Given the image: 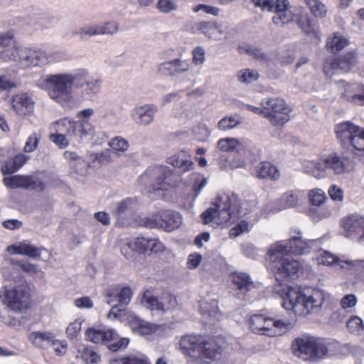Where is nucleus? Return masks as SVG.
<instances>
[{
	"instance_id": "obj_1",
	"label": "nucleus",
	"mask_w": 364,
	"mask_h": 364,
	"mask_svg": "<svg viewBox=\"0 0 364 364\" xmlns=\"http://www.w3.org/2000/svg\"><path fill=\"white\" fill-rule=\"evenodd\" d=\"M36 85L46 90L54 102L63 107L71 109L76 102L73 87L80 90L82 97L90 99L100 92L102 80L89 77L87 71L82 70L74 73L48 75L44 79L38 80Z\"/></svg>"
},
{
	"instance_id": "obj_2",
	"label": "nucleus",
	"mask_w": 364,
	"mask_h": 364,
	"mask_svg": "<svg viewBox=\"0 0 364 364\" xmlns=\"http://www.w3.org/2000/svg\"><path fill=\"white\" fill-rule=\"evenodd\" d=\"M256 6L262 10L274 13L272 22L277 26L284 27L290 22H295L298 27L306 34H313L316 38L319 36L316 23L311 21L309 15L303 11L295 12L291 10L288 0H252Z\"/></svg>"
},
{
	"instance_id": "obj_3",
	"label": "nucleus",
	"mask_w": 364,
	"mask_h": 364,
	"mask_svg": "<svg viewBox=\"0 0 364 364\" xmlns=\"http://www.w3.org/2000/svg\"><path fill=\"white\" fill-rule=\"evenodd\" d=\"M325 301L322 291L309 289V294H304L299 288L288 287L282 296V306L288 311H293L297 316H306L318 313Z\"/></svg>"
},
{
	"instance_id": "obj_4",
	"label": "nucleus",
	"mask_w": 364,
	"mask_h": 364,
	"mask_svg": "<svg viewBox=\"0 0 364 364\" xmlns=\"http://www.w3.org/2000/svg\"><path fill=\"white\" fill-rule=\"evenodd\" d=\"M246 214L240 206L237 196L223 194L215 199L214 207L208 208L201 214L200 218L204 224L215 223L218 225H229Z\"/></svg>"
},
{
	"instance_id": "obj_5",
	"label": "nucleus",
	"mask_w": 364,
	"mask_h": 364,
	"mask_svg": "<svg viewBox=\"0 0 364 364\" xmlns=\"http://www.w3.org/2000/svg\"><path fill=\"white\" fill-rule=\"evenodd\" d=\"M350 158L348 156H341L337 153H331L326 156L317 160H306L302 163L304 173L316 178H323L326 176V170H331L333 173L340 175L348 171Z\"/></svg>"
},
{
	"instance_id": "obj_6",
	"label": "nucleus",
	"mask_w": 364,
	"mask_h": 364,
	"mask_svg": "<svg viewBox=\"0 0 364 364\" xmlns=\"http://www.w3.org/2000/svg\"><path fill=\"white\" fill-rule=\"evenodd\" d=\"M139 179L151 191H159L176 186L181 178L168 166H155L149 167Z\"/></svg>"
},
{
	"instance_id": "obj_7",
	"label": "nucleus",
	"mask_w": 364,
	"mask_h": 364,
	"mask_svg": "<svg viewBox=\"0 0 364 364\" xmlns=\"http://www.w3.org/2000/svg\"><path fill=\"white\" fill-rule=\"evenodd\" d=\"M0 59L16 61L22 68L41 66L47 63L46 53L41 50L17 47L15 50L5 49L0 52Z\"/></svg>"
},
{
	"instance_id": "obj_8",
	"label": "nucleus",
	"mask_w": 364,
	"mask_h": 364,
	"mask_svg": "<svg viewBox=\"0 0 364 364\" xmlns=\"http://www.w3.org/2000/svg\"><path fill=\"white\" fill-rule=\"evenodd\" d=\"M0 299L13 311L23 313L31 305L30 289L24 281L14 287H5L0 289Z\"/></svg>"
},
{
	"instance_id": "obj_9",
	"label": "nucleus",
	"mask_w": 364,
	"mask_h": 364,
	"mask_svg": "<svg viewBox=\"0 0 364 364\" xmlns=\"http://www.w3.org/2000/svg\"><path fill=\"white\" fill-rule=\"evenodd\" d=\"M292 348L294 355L304 360L321 359L328 353V348L324 340L309 336L295 339Z\"/></svg>"
},
{
	"instance_id": "obj_10",
	"label": "nucleus",
	"mask_w": 364,
	"mask_h": 364,
	"mask_svg": "<svg viewBox=\"0 0 364 364\" xmlns=\"http://www.w3.org/2000/svg\"><path fill=\"white\" fill-rule=\"evenodd\" d=\"M269 255L272 260V270L279 284H285L298 277L301 268L298 261L286 254L272 255L269 252Z\"/></svg>"
},
{
	"instance_id": "obj_11",
	"label": "nucleus",
	"mask_w": 364,
	"mask_h": 364,
	"mask_svg": "<svg viewBox=\"0 0 364 364\" xmlns=\"http://www.w3.org/2000/svg\"><path fill=\"white\" fill-rule=\"evenodd\" d=\"M139 223L141 226L148 228L163 229L166 232H171L180 227L182 220L179 213L166 210L158 214L142 218Z\"/></svg>"
},
{
	"instance_id": "obj_12",
	"label": "nucleus",
	"mask_w": 364,
	"mask_h": 364,
	"mask_svg": "<svg viewBox=\"0 0 364 364\" xmlns=\"http://www.w3.org/2000/svg\"><path fill=\"white\" fill-rule=\"evenodd\" d=\"M335 132L343 145H350L355 150L364 151V129L347 121L337 124Z\"/></svg>"
},
{
	"instance_id": "obj_13",
	"label": "nucleus",
	"mask_w": 364,
	"mask_h": 364,
	"mask_svg": "<svg viewBox=\"0 0 364 364\" xmlns=\"http://www.w3.org/2000/svg\"><path fill=\"white\" fill-rule=\"evenodd\" d=\"M264 117L273 125H283L290 119L291 109L282 99L269 98L263 100Z\"/></svg>"
},
{
	"instance_id": "obj_14",
	"label": "nucleus",
	"mask_w": 364,
	"mask_h": 364,
	"mask_svg": "<svg viewBox=\"0 0 364 364\" xmlns=\"http://www.w3.org/2000/svg\"><path fill=\"white\" fill-rule=\"evenodd\" d=\"M313 240L306 241L301 239L300 232L298 235L294 236L287 241H279L276 242L269 250L272 255L277 253L304 255L310 252L311 243Z\"/></svg>"
},
{
	"instance_id": "obj_15",
	"label": "nucleus",
	"mask_w": 364,
	"mask_h": 364,
	"mask_svg": "<svg viewBox=\"0 0 364 364\" xmlns=\"http://www.w3.org/2000/svg\"><path fill=\"white\" fill-rule=\"evenodd\" d=\"M141 303L151 310L166 311L176 306V297L169 292H163L160 297L156 296L150 289L144 291Z\"/></svg>"
},
{
	"instance_id": "obj_16",
	"label": "nucleus",
	"mask_w": 364,
	"mask_h": 364,
	"mask_svg": "<svg viewBox=\"0 0 364 364\" xmlns=\"http://www.w3.org/2000/svg\"><path fill=\"white\" fill-rule=\"evenodd\" d=\"M358 63V54L353 50L344 54L339 59H333L326 61L323 66L324 72L328 75H332L336 73H346L350 70L351 67Z\"/></svg>"
},
{
	"instance_id": "obj_17",
	"label": "nucleus",
	"mask_w": 364,
	"mask_h": 364,
	"mask_svg": "<svg viewBox=\"0 0 364 364\" xmlns=\"http://www.w3.org/2000/svg\"><path fill=\"white\" fill-rule=\"evenodd\" d=\"M3 181L6 186L11 188H22L40 191H43L45 189L43 182L32 176L16 175L6 177Z\"/></svg>"
},
{
	"instance_id": "obj_18",
	"label": "nucleus",
	"mask_w": 364,
	"mask_h": 364,
	"mask_svg": "<svg viewBox=\"0 0 364 364\" xmlns=\"http://www.w3.org/2000/svg\"><path fill=\"white\" fill-rule=\"evenodd\" d=\"M86 339L89 341L98 344H107L119 338L117 331L107 326H93L87 328L85 331Z\"/></svg>"
},
{
	"instance_id": "obj_19",
	"label": "nucleus",
	"mask_w": 364,
	"mask_h": 364,
	"mask_svg": "<svg viewBox=\"0 0 364 364\" xmlns=\"http://www.w3.org/2000/svg\"><path fill=\"white\" fill-rule=\"evenodd\" d=\"M299 195L294 191L285 193L280 198L279 202H269L263 209V214L267 215L283 209L294 207L299 203Z\"/></svg>"
},
{
	"instance_id": "obj_20",
	"label": "nucleus",
	"mask_w": 364,
	"mask_h": 364,
	"mask_svg": "<svg viewBox=\"0 0 364 364\" xmlns=\"http://www.w3.org/2000/svg\"><path fill=\"white\" fill-rule=\"evenodd\" d=\"M318 262L328 266L338 265L341 268H345L344 264H347L358 272L364 268V260H342L328 251H323L318 257Z\"/></svg>"
},
{
	"instance_id": "obj_21",
	"label": "nucleus",
	"mask_w": 364,
	"mask_h": 364,
	"mask_svg": "<svg viewBox=\"0 0 364 364\" xmlns=\"http://www.w3.org/2000/svg\"><path fill=\"white\" fill-rule=\"evenodd\" d=\"M29 338L33 345L39 348H43L46 344L55 346L60 343L62 349L60 350L55 348V351L60 354H63L66 351V341L55 339V336L51 332H33L31 333Z\"/></svg>"
},
{
	"instance_id": "obj_22",
	"label": "nucleus",
	"mask_w": 364,
	"mask_h": 364,
	"mask_svg": "<svg viewBox=\"0 0 364 364\" xmlns=\"http://www.w3.org/2000/svg\"><path fill=\"white\" fill-rule=\"evenodd\" d=\"M157 112V106L146 104L133 109L131 112V117L136 124L141 126H146L154 121V115Z\"/></svg>"
},
{
	"instance_id": "obj_23",
	"label": "nucleus",
	"mask_w": 364,
	"mask_h": 364,
	"mask_svg": "<svg viewBox=\"0 0 364 364\" xmlns=\"http://www.w3.org/2000/svg\"><path fill=\"white\" fill-rule=\"evenodd\" d=\"M273 319L263 315L255 314L250 319V326L255 333L273 336L277 333L272 329Z\"/></svg>"
},
{
	"instance_id": "obj_24",
	"label": "nucleus",
	"mask_w": 364,
	"mask_h": 364,
	"mask_svg": "<svg viewBox=\"0 0 364 364\" xmlns=\"http://www.w3.org/2000/svg\"><path fill=\"white\" fill-rule=\"evenodd\" d=\"M127 322L132 331L139 336H146L155 333L159 326L144 321L134 314L129 316Z\"/></svg>"
},
{
	"instance_id": "obj_25",
	"label": "nucleus",
	"mask_w": 364,
	"mask_h": 364,
	"mask_svg": "<svg viewBox=\"0 0 364 364\" xmlns=\"http://www.w3.org/2000/svg\"><path fill=\"white\" fill-rule=\"evenodd\" d=\"M222 350L221 346L215 341L205 338L199 358L203 363H210L220 357Z\"/></svg>"
},
{
	"instance_id": "obj_26",
	"label": "nucleus",
	"mask_w": 364,
	"mask_h": 364,
	"mask_svg": "<svg viewBox=\"0 0 364 364\" xmlns=\"http://www.w3.org/2000/svg\"><path fill=\"white\" fill-rule=\"evenodd\" d=\"M205 338L200 335H187L181 338L180 346L181 349L186 350L191 356H195L194 353L200 355Z\"/></svg>"
},
{
	"instance_id": "obj_27",
	"label": "nucleus",
	"mask_w": 364,
	"mask_h": 364,
	"mask_svg": "<svg viewBox=\"0 0 364 364\" xmlns=\"http://www.w3.org/2000/svg\"><path fill=\"white\" fill-rule=\"evenodd\" d=\"M11 105L18 114L26 115L33 111L34 102L27 93H21L12 97Z\"/></svg>"
},
{
	"instance_id": "obj_28",
	"label": "nucleus",
	"mask_w": 364,
	"mask_h": 364,
	"mask_svg": "<svg viewBox=\"0 0 364 364\" xmlns=\"http://www.w3.org/2000/svg\"><path fill=\"white\" fill-rule=\"evenodd\" d=\"M167 162L171 166L178 168L183 173L193 168V163L191 160V154L186 150H181L168 157Z\"/></svg>"
},
{
	"instance_id": "obj_29",
	"label": "nucleus",
	"mask_w": 364,
	"mask_h": 364,
	"mask_svg": "<svg viewBox=\"0 0 364 364\" xmlns=\"http://www.w3.org/2000/svg\"><path fill=\"white\" fill-rule=\"evenodd\" d=\"M95 131L92 124L85 119L75 121L72 138L78 141H85L94 135Z\"/></svg>"
},
{
	"instance_id": "obj_30",
	"label": "nucleus",
	"mask_w": 364,
	"mask_h": 364,
	"mask_svg": "<svg viewBox=\"0 0 364 364\" xmlns=\"http://www.w3.org/2000/svg\"><path fill=\"white\" fill-rule=\"evenodd\" d=\"M232 280L237 290L245 297L247 294L255 288L250 277L244 272H237L232 274Z\"/></svg>"
},
{
	"instance_id": "obj_31",
	"label": "nucleus",
	"mask_w": 364,
	"mask_h": 364,
	"mask_svg": "<svg viewBox=\"0 0 364 364\" xmlns=\"http://www.w3.org/2000/svg\"><path fill=\"white\" fill-rule=\"evenodd\" d=\"M196 29L209 38L218 40L223 35L220 26L214 21H200L196 24Z\"/></svg>"
},
{
	"instance_id": "obj_32",
	"label": "nucleus",
	"mask_w": 364,
	"mask_h": 364,
	"mask_svg": "<svg viewBox=\"0 0 364 364\" xmlns=\"http://www.w3.org/2000/svg\"><path fill=\"white\" fill-rule=\"evenodd\" d=\"M11 254H18L28 256L31 258H38L41 254V249L36 247L26 242H21L18 245H11L7 248Z\"/></svg>"
},
{
	"instance_id": "obj_33",
	"label": "nucleus",
	"mask_w": 364,
	"mask_h": 364,
	"mask_svg": "<svg viewBox=\"0 0 364 364\" xmlns=\"http://www.w3.org/2000/svg\"><path fill=\"white\" fill-rule=\"evenodd\" d=\"M28 159V156L20 154L15 156L12 159L7 161L1 168L3 175L11 174L16 172L26 163Z\"/></svg>"
},
{
	"instance_id": "obj_34",
	"label": "nucleus",
	"mask_w": 364,
	"mask_h": 364,
	"mask_svg": "<svg viewBox=\"0 0 364 364\" xmlns=\"http://www.w3.org/2000/svg\"><path fill=\"white\" fill-rule=\"evenodd\" d=\"M257 177L264 179L277 180L280 177L279 170L269 162H261L258 165Z\"/></svg>"
},
{
	"instance_id": "obj_35",
	"label": "nucleus",
	"mask_w": 364,
	"mask_h": 364,
	"mask_svg": "<svg viewBox=\"0 0 364 364\" xmlns=\"http://www.w3.org/2000/svg\"><path fill=\"white\" fill-rule=\"evenodd\" d=\"M75 120L63 118L52 123L51 129L55 132H60L68 137L72 138Z\"/></svg>"
},
{
	"instance_id": "obj_36",
	"label": "nucleus",
	"mask_w": 364,
	"mask_h": 364,
	"mask_svg": "<svg viewBox=\"0 0 364 364\" xmlns=\"http://www.w3.org/2000/svg\"><path fill=\"white\" fill-rule=\"evenodd\" d=\"M218 148L223 151H236L240 153L244 150L245 146L237 139L225 138L218 141Z\"/></svg>"
},
{
	"instance_id": "obj_37",
	"label": "nucleus",
	"mask_w": 364,
	"mask_h": 364,
	"mask_svg": "<svg viewBox=\"0 0 364 364\" xmlns=\"http://www.w3.org/2000/svg\"><path fill=\"white\" fill-rule=\"evenodd\" d=\"M348 45V39L343 36L335 33L333 36L329 37L326 42V47L332 53H337Z\"/></svg>"
},
{
	"instance_id": "obj_38",
	"label": "nucleus",
	"mask_w": 364,
	"mask_h": 364,
	"mask_svg": "<svg viewBox=\"0 0 364 364\" xmlns=\"http://www.w3.org/2000/svg\"><path fill=\"white\" fill-rule=\"evenodd\" d=\"M363 224L362 218L358 215H350L343 222V227L348 232H357L361 228Z\"/></svg>"
},
{
	"instance_id": "obj_39",
	"label": "nucleus",
	"mask_w": 364,
	"mask_h": 364,
	"mask_svg": "<svg viewBox=\"0 0 364 364\" xmlns=\"http://www.w3.org/2000/svg\"><path fill=\"white\" fill-rule=\"evenodd\" d=\"M239 48L241 52L244 50L246 53L259 61L266 62L269 60L267 55L262 50V49L256 46L252 45H245L240 46Z\"/></svg>"
},
{
	"instance_id": "obj_40",
	"label": "nucleus",
	"mask_w": 364,
	"mask_h": 364,
	"mask_svg": "<svg viewBox=\"0 0 364 364\" xmlns=\"http://www.w3.org/2000/svg\"><path fill=\"white\" fill-rule=\"evenodd\" d=\"M75 35L79 36L80 38L85 39L87 37L100 35V24L87 25L80 28L74 32Z\"/></svg>"
},
{
	"instance_id": "obj_41",
	"label": "nucleus",
	"mask_w": 364,
	"mask_h": 364,
	"mask_svg": "<svg viewBox=\"0 0 364 364\" xmlns=\"http://www.w3.org/2000/svg\"><path fill=\"white\" fill-rule=\"evenodd\" d=\"M136 199L132 198H125L115 204L114 213L119 216L127 211L132 210L136 205Z\"/></svg>"
},
{
	"instance_id": "obj_42",
	"label": "nucleus",
	"mask_w": 364,
	"mask_h": 364,
	"mask_svg": "<svg viewBox=\"0 0 364 364\" xmlns=\"http://www.w3.org/2000/svg\"><path fill=\"white\" fill-rule=\"evenodd\" d=\"M316 17L322 18L327 12L326 6L319 0H304Z\"/></svg>"
},
{
	"instance_id": "obj_43",
	"label": "nucleus",
	"mask_w": 364,
	"mask_h": 364,
	"mask_svg": "<svg viewBox=\"0 0 364 364\" xmlns=\"http://www.w3.org/2000/svg\"><path fill=\"white\" fill-rule=\"evenodd\" d=\"M15 39L14 34L9 31L0 33V51L5 49L15 50Z\"/></svg>"
},
{
	"instance_id": "obj_44",
	"label": "nucleus",
	"mask_w": 364,
	"mask_h": 364,
	"mask_svg": "<svg viewBox=\"0 0 364 364\" xmlns=\"http://www.w3.org/2000/svg\"><path fill=\"white\" fill-rule=\"evenodd\" d=\"M346 326L352 333L360 335L364 331V323L362 319L358 316H352L347 322Z\"/></svg>"
},
{
	"instance_id": "obj_45",
	"label": "nucleus",
	"mask_w": 364,
	"mask_h": 364,
	"mask_svg": "<svg viewBox=\"0 0 364 364\" xmlns=\"http://www.w3.org/2000/svg\"><path fill=\"white\" fill-rule=\"evenodd\" d=\"M240 123V117L238 115L235 114L220 119L218 122V127L221 130H228L233 129Z\"/></svg>"
},
{
	"instance_id": "obj_46",
	"label": "nucleus",
	"mask_w": 364,
	"mask_h": 364,
	"mask_svg": "<svg viewBox=\"0 0 364 364\" xmlns=\"http://www.w3.org/2000/svg\"><path fill=\"white\" fill-rule=\"evenodd\" d=\"M15 264L19 267L22 271L31 275L43 274V272L38 265L30 263L28 261H16Z\"/></svg>"
},
{
	"instance_id": "obj_47",
	"label": "nucleus",
	"mask_w": 364,
	"mask_h": 364,
	"mask_svg": "<svg viewBox=\"0 0 364 364\" xmlns=\"http://www.w3.org/2000/svg\"><path fill=\"white\" fill-rule=\"evenodd\" d=\"M311 203L316 206H320L326 199L325 193L321 189H313L309 193Z\"/></svg>"
},
{
	"instance_id": "obj_48",
	"label": "nucleus",
	"mask_w": 364,
	"mask_h": 364,
	"mask_svg": "<svg viewBox=\"0 0 364 364\" xmlns=\"http://www.w3.org/2000/svg\"><path fill=\"white\" fill-rule=\"evenodd\" d=\"M116 296L118 303H119V306L121 307H126L130 302L132 296V289L129 287H124L120 289L119 292L117 293Z\"/></svg>"
},
{
	"instance_id": "obj_49",
	"label": "nucleus",
	"mask_w": 364,
	"mask_h": 364,
	"mask_svg": "<svg viewBox=\"0 0 364 364\" xmlns=\"http://www.w3.org/2000/svg\"><path fill=\"white\" fill-rule=\"evenodd\" d=\"M151 239L152 238H146L144 237L135 238L133 241L136 252L141 254L149 252Z\"/></svg>"
},
{
	"instance_id": "obj_50",
	"label": "nucleus",
	"mask_w": 364,
	"mask_h": 364,
	"mask_svg": "<svg viewBox=\"0 0 364 364\" xmlns=\"http://www.w3.org/2000/svg\"><path fill=\"white\" fill-rule=\"evenodd\" d=\"M80 357L87 363L96 364L100 360V356L95 351L89 348H85L82 350Z\"/></svg>"
},
{
	"instance_id": "obj_51",
	"label": "nucleus",
	"mask_w": 364,
	"mask_h": 364,
	"mask_svg": "<svg viewBox=\"0 0 364 364\" xmlns=\"http://www.w3.org/2000/svg\"><path fill=\"white\" fill-rule=\"evenodd\" d=\"M112 364H149L148 360L143 357L127 356L114 360Z\"/></svg>"
},
{
	"instance_id": "obj_52",
	"label": "nucleus",
	"mask_w": 364,
	"mask_h": 364,
	"mask_svg": "<svg viewBox=\"0 0 364 364\" xmlns=\"http://www.w3.org/2000/svg\"><path fill=\"white\" fill-rule=\"evenodd\" d=\"M157 73L161 76H175L173 60L161 63L157 68Z\"/></svg>"
},
{
	"instance_id": "obj_53",
	"label": "nucleus",
	"mask_w": 364,
	"mask_h": 364,
	"mask_svg": "<svg viewBox=\"0 0 364 364\" xmlns=\"http://www.w3.org/2000/svg\"><path fill=\"white\" fill-rule=\"evenodd\" d=\"M109 146L114 151L124 152L127 150L129 143L121 136H115L109 141Z\"/></svg>"
},
{
	"instance_id": "obj_54",
	"label": "nucleus",
	"mask_w": 364,
	"mask_h": 364,
	"mask_svg": "<svg viewBox=\"0 0 364 364\" xmlns=\"http://www.w3.org/2000/svg\"><path fill=\"white\" fill-rule=\"evenodd\" d=\"M175 76L179 74L186 73L191 66L189 60H181L175 58L173 60Z\"/></svg>"
},
{
	"instance_id": "obj_55",
	"label": "nucleus",
	"mask_w": 364,
	"mask_h": 364,
	"mask_svg": "<svg viewBox=\"0 0 364 364\" xmlns=\"http://www.w3.org/2000/svg\"><path fill=\"white\" fill-rule=\"evenodd\" d=\"M258 76L259 74L257 71L250 70H242L238 74L239 80L241 82L247 84L252 83L254 81L257 80Z\"/></svg>"
},
{
	"instance_id": "obj_56",
	"label": "nucleus",
	"mask_w": 364,
	"mask_h": 364,
	"mask_svg": "<svg viewBox=\"0 0 364 364\" xmlns=\"http://www.w3.org/2000/svg\"><path fill=\"white\" fill-rule=\"evenodd\" d=\"M40 139V134L36 132L31 134L26 142L23 148L24 151L27 153L33 151L37 148Z\"/></svg>"
},
{
	"instance_id": "obj_57",
	"label": "nucleus",
	"mask_w": 364,
	"mask_h": 364,
	"mask_svg": "<svg viewBox=\"0 0 364 364\" xmlns=\"http://www.w3.org/2000/svg\"><path fill=\"white\" fill-rule=\"evenodd\" d=\"M193 191L195 196H198L207 184V178L203 175L195 174L193 178Z\"/></svg>"
},
{
	"instance_id": "obj_58",
	"label": "nucleus",
	"mask_w": 364,
	"mask_h": 364,
	"mask_svg": "<svg viewBox=\"0 0 364 364\" xmlns=\"http://www.w3.org/2000/svg\"><path fill=\"white\" fill-rule=\"evenodd\" d=\"M358 302L357 297L355 294H349L345 295L340 301V305L342 309L348 312V309L353 308L356 306Z\"/></svg>"
},
{
	"instance_id": "obj_59",
	"label": "nucleus",
	"mask_w": 364,
	"mask_h": 364,
	"mask_svg": "<svg viewBox=\"0 0 364 364\" xmlns=\"http://www.w3.org/2000/svg\"><path fill=\"white\" fill-rule=\"evenodd\" d=\"M193 63L196 65H202L205 61V50L202 46H197L192 52Z\"/></svg>"
},
{
	"instance_id": "obj_60",
	"label": "nucleus",
	"mask_w": 364,
	"mask_h": 364,
	"mask_svg": "<svg viewBox=\"0 0 364 364\" xmlns=\"http://www.w3.org/2000/svg\"><path fill=\"white\" fill-rule=\"evenodd\" d=\"M113 343H108L107 348L112 352H116L122 349H124L127 347L129 340L127 338H120L119 337L114 341Z\"/></svg>"
},
{
	"instance_id": "obj_61",
	"label": "nucleus",
	"mask_w": 364,
	"mask_h": 364,
	"mask_svg": "<svg viewBox=\"0 0 364 364\" xmlns=\"http://www.w3.org/2000/svg\"><path fill=\"white\" fill-rule=\"evenodd\" d=\"M347 316V311L341 307L334 311L330 318L329 321L333 324L343 323Z\"/></svg>"
},
{
	"instance_id": "obj_62",
	"label": "nucleus",
	"mask_w": 364,
	"mask_h": 364,
	"mask_svg": "<svg viewBox=\"0 0 364 364\" xmlns=\"http://www.w3.org/2000/svg\"><path fill=\"white\" fill-rule=\"evenodd\" d=\"M66 136H67L62 133L56 132L50 135V139L60 148L63 149L65 148L69 144V141Z\"/></svg>"
},
{
	"instance_id": "obj_63",
	"label": "nucleus",
	"mask_w": 364,
	"mask_h": 364,
	"mask_svg": "<svg viewBox=\"0 0 364 364\" xmlns=\"http://www.w3.org/2000/svg\"><path fill=\"white\" fill-rule=\"evenodd\" d=\"M82 323L77 320L70 323L66 328L67 336L70 338H75L81 330Z\"/></svg>"
},
{
	"instance_id": "obj_64",
	"label": "nucleus",
	"mask_w": 364,
	"mask_h": 364,
	"mask_svg": "<svg viewBox=\"0 0 364 364\" xmlns=\"http://www.w3.org/2000/svg\"><path fill=\"white\" fill-rule=\"evenodd\" d=\"M100 35H113L118 31V24L115 22H107L100 24Z\"/></svg>"
}]
</instances>
